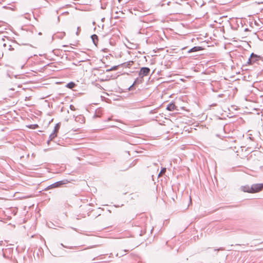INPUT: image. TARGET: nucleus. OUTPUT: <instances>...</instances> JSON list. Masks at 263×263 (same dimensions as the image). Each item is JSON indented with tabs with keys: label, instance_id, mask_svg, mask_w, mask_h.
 Returning a JSON list of instances; mask_svg holds the SVG:
<instances>
[{
	"label": "nucleus",
	"instance_id": "1",
	"mask_svg": "<svg viewBox=\"0 0 263 263\" xmlns=\"http://www.w3.org/2000/svg\"><path fill=\"white\" fill-rule=\"evenodd\" d=\"M262 60L263 57L252 53L251 54L250 58L248 59V63L250 65L255 64L257 65H261L262 63L260 62V61Z\"/></svg>",
	"mask_w": 263,
	"mask_h": 263
},
{
	"label": "nucleus",
	"instance_id": "2",
	"mask_svg": "<svg viewBox=\"0 0 263 263\" xmlns=\"http://www.w3.org/2000/svg\"><path fill=\"white\" fill-rule=\"evenodd\" d=\"M68 182H69V181H68L66 180H61V181L56 182H55V183H54L49 185L46 189V190H49V189H50L59 187H60V186H61L62 185H63L64 184H67Z\"/></svg>",
	"mask_w": 263,
	"mask_h": 263
},
{
	"label": "nucleus",
	"instance_id": "3",
	"mask_svg": "<svg viewBox=\"0 0 263 263\" xmlns=\"http://www.w3.org/2000/svg\"><path fill=\"white\" fill-rule=\"evenodd\" d=\"M252 193H257L263 189V183H257L252 184L251 186Z\"/></svg>",
	"mask_w": 263,
	"mask_h": 263
},
{
	"label": "nucleus",
	"instance_id": "4",
	"mask_svg": "<svg viewBox=\"0 0 263 263\" xmlns=\"http://www.w3.org/2000/svg\"><path fill=\"white\" fill-rule=\"evenodd\" d=\"M150 72V69L147 67H142L139 73V77L143 78L144 76H147Z\"/></svg>",
	"mask_w": 263,
	"mask_h": 263
},
{
	"label": "nucleus",
	"instance_id": "5",
	"mask_svg": "<svg viewBox=\"0 0 263 263\" xmlns=\"http://www.w3.org/2000/svg\"><path fill=\"white\" fill-rule=\"evenodd\" d=\"M143 81V78L141 77H139V78H138L135 81V82H134V83L132 85H131L129 88V90H131L132 89V87L134 85H136L137 84H140V83H142Z\"/></svg>",
	"mask_w": 263,
	"mask_h": 263
},
{
	"label": "nucleus",
	"instance_id": "6",
	"mask_svg": "<svg viewBox=\"0 0 263 263\" xmlns=\"http://www.w3.org/2000/svg\"><path fill=\"white\" fill-rule=\"evenodd\" d=\"M202 49V48L200 46H195L190 50H189L188 52H196L200 50H201Z\"/></svg>",
	"mask_w": 263,
	"mask_h": 263
},
{
	"label": "nucleus",
	"instance_id": "7",
	"mask_svg": "<svg viewBox=\"0 0 263 263\" xmlns=\"http://www.w3.org/2000/svg\"><path fill=\"white\" fill-rule=\"evenodd\" d=\"M242 190L245 192H248V193H251L252 192V189H251V186L246 185L242 186Z\"/></svg>",
	"mask_w": 263,
	"mask_h": 263
},
{
	"label": "nucleus",
	"instance_id": "8",
	"mask_svg": "<svg viewBox=\"0 0 263 263\" xmlns=\"http://www.w3.org/2000/svg\"><path fill=\"white\" fill-rule=\"evenodd\" d=\"M91 37L94 44L96 45L98 40V36L96 34H93L91 35Z\"/></svg>",
	"mask_w": 263,
	"mask_h": 263
},
{
	"label": "nucleus",
	"instance_id": "9",
	"mask_svg": "<svg viewBox=\"0 0 263 263\" xmlns=\"http://www.w3.org/2000/svg\"><path fill=\"white\" fill-rule=\"evenodd\" d=\"M175 104H174L173 103H170L169 104L167 107H166V109L168 110H170V111H172L175 108Z\"/></svg>",
	"mask_w": 263,
	"mask_h": 263
},
{
	"label": "nucleus",
	"instance_id": "10",
	"mask_svg": "<svg viewBox=\"0 0 263 263\" xmlns=\"http://www.w3.org/2000/svg\"><path fill=\"white\" fill-rule=\"evenodd\" d=\"M10 72H11L10 70H9L8 72V75L10 78H11L12 77L16 78L17 76L20 75V74L15 73H14L13 72H12L11 73H10Z\"/></svg>",
	"mask_w": 263,
	"mask_h": 263
},
{
	"label": "nucleus",
	"instance_id": "11",
	"mask_svg": "<svg viewBox=\"0 0 263 263\" xmlns=\"http://www.w3.org/2000/svg\"><path fill=\"white\" fill-rule=\"evenodd\" d=\"M75 85H76L73 82H71L67 84L66 87L72 89L75 86Z\"/></svg>",
	"mask_w": 263,
	"mask_h": 263
},
{
	"label": "nucleus",
	"instance_id": "12",
	"mask_svg": "<svg viewBox=\"0 0 263 263\" xmlns=\"http://www.w3.org/2000/svg\"><path fill=\"white\" fill-rule=\"evenodd\" d=\"M4 46L6 48H8L9 50H13L14 49L12 45L6 43L4 44Z\"/></svg>",
	"mask_w": 263,
	"mask_h": 263
},
{
	"label": "nucleus",
	"instance_id": "13",
	"mask_svg": "<svg viewBox=\"0 0 263 263\" xmlns=\"http://www.w3.org/2000/svg\"><path fill=\"white\" fill-rule=\"evenodd\" d=\"M118 67H111L110 69H106V72L116 71L118 69Z\"/></svg>",
	"mask_w": 263,
	"mask_h": 263
},
{
	"label": "nucleus",
	"instance_id": "14",
	"mask_svg": "<svg viewBox=\"0 0 263 263\" xmlns=\"http://www.w3.org/2000/svg\"><path fill=\"white\" fill-rule=\"evenodd\" d=\"M57 136V134L52 132L49 136L50 140H52Z\"/></svg>",
	"mask_w": 263,
	"mask_h": 263
},
{
	"label": "nucleus",
	"instance_id": "15",
	"mask_svg": "<svg viewBox=\"0 0 263 263\" xmlns=\"http://www.w3.org/2000/svg\"><path fill=\"white\" fill-rule=\"evenodd\" d=\"M59 128H60V124L58 123L54 126V130L53 132L57 134V133L58 132Z\"/></svg>",
	"mask_w": 263,
	"mask_h": 263
},
{
	"label": "nucleus",
	"instance_id": "16",
	"mask_svg": "<svg viewBox=\"0 0 263 263\" xmlns=\"http://www.w3.org/2000/svg\"><path fill=\"white\" fill-rule=\"evenodd\" d=\"M4 249L2 247H0V256H3L4 257H5V254L3 252Z\"/></svg>",
	"mask_w": 263,
	"mask_h": 263
},
{
	"label": "nucleus",
	"instance_id": "17",
	"mask_svg": "<svg viewBox=\"0 0 263 263\" xmlns=\"http://www.w3.org/2000/svg\"><path fill=\"white\" fill-rule=\"evenodd\" d=\"M81 30V29H80V27H78L77 28V32L76 33L77 35H79V32Z\"/></svg>",
	"mask_w": 263,
	"mask_h": 263
},
{
	"label": "nucleus",
	"instance_id": "18",
	"mask_svg": "<svg viewBox=\"0 0 263 263\" xmlns=\"http://www.w3.org/2000/svg\"><path fill=\"white\" fill-rule=\"evenodd\" d=\"M70 109H71V110H75V107H74V106H73V105H70Z\"/></svg>",
	"mask_w": 263,
	"mask_h": 263
},
{
	"label": "nucleus",
	"instance_id": "19",
	"mask_svg": "<svg viewBox=\"0 0 263 263\" xmlns=\"http://www.w3.org/2000/svg\"><path fill=\"white\" fill-rule=\"evenodd\" d=\"M214 250H215V251L224 250V249H223V248H220L219 249H215Z\"/></svg>",
	"mask_w": 263,
	"mask_h": 263
},
{
	"label": "nucleus",
	"instance_id": "20",
	"mask_svg": "<svg viewBox=\"0 0 263 263\" xmlns=\"http://www.w3.org/2000/svg\"><path fill=\"white\" fill-rule=\"evenodd\" d=\"M165 171H166V168H163V169L161 171L160 173H163V172H165Z\"/></svg>",
	"mask_w": 263,
	"mask_h": 263
},
{
	"label": "nucleus",
	"instance_id": "21",
	"mask_svg": "<svg viewBox=\"0 0 263 263\" xmlns=\"http://www.w3.org/2000/svg\"><path fill=\"white\" fill-rule=\"evenodd\" d=\"M110 77L111 78H114V79L115 78H116V76H114V75H112V74L110 75Z\"/></svg>",
	"mask_w": 263,
	"mask_h": 263
},
{
	"label": "nucleus",
	"instance_id": "22",
	"mask_svg": "<svg viewBox=\"0 0 263 263\" xmlns=\"http://www.w3.org/2000/svg\"><path fill=\"white\" fill-rule=\"evenodd\" d=\"M61 245L63 247L67 248V247L65 246L63 243H61Z\"/></svg>",
	"mask_w": 263,
	"mask_h": 263
},
{
	"label": "nucleus",
	"instance_id": "23",
	"mask_svg": "<svg viewBox=\"0 0 263 263\" xmlns=\"http://www.w3.org/2000/svg\"><path fill=\"white\" fill-rule=\"evenodd\" d=\"M51 140L50 139L47 141V144H49Z\"/></svg>",
	"mask_w": 263,
	"mask_h": 263
},
{
	"label": "nucleus",
	"instance_id": "24",
	"mask_svg": "<svg viewBox=\"0 0 263 263\" xmlns=\"http://www.w3.org/2000/svg\"><path fill=\"white\" fill-rule=\"evenodd\" d=\"M111 120V118H109L108 119L107 121H110V120Z\"/></svg>",
	"mask_w": 263,
	"mask_h": 263
},
{
	"label": "nucleus",
	"instance_id": "25",
	"mask_svg": "<svg viewBox=\"0 0 263 263\" xmlns=\"http://www.w3.org/2000/svg\"><path fill=\"white\" fill-rule=\"evenodd\" d=\"M260 62L262 63L261 65H263V60L262 61H260Z\"/></svg>",
	"mask_w": 263,
	"mask_h": 263
},
{
	"label": "nucleus",
	"instance_id": "26",
	"mask_svg": "<svg viewBox=\"0 0 263 263\" xmlns=\"http://www.w3.org/2000/svg\"><path fill=\"white\" fill-rule=\"evenodd\" d=\"M2 243H3V241H1L0 242V245H2Z\"/></svg>",
	"mask_w": 263,
	"mask_h": 263
},
{
	"label": "nucleus",
	"instance_id": "27",
	"mask_svg": "<svg viewBox=\"0 0 263 263\" xmlns=\"http://www.w3.org/2000/svg\"><path fill=\"white\" fill-rule=\"evenodd\" d=\"M11 67L12 69H14V68H13V67Z\"/></svg>",
	"mask_w": 263,
	"mask_h": 263
},
{
	"label": "nucleus",
	"instance_id": "28",
	"mask_svg": "<svg viewBox=\"0 0 263 263\" xmlns=\"http://www.w3.org/2000/svg\"><path fill=\"white\" fill-rule=\"evenodd\" d=\"M121 1H122V0H118V1H119V2H120Z\"/></svg>",
	"mask_w": 263,
	"mask_h": 263
}]
</instances>
